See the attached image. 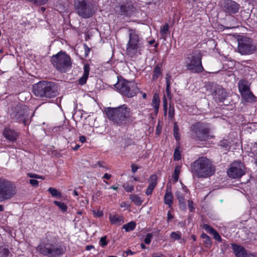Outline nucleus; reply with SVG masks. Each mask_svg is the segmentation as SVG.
Segmentation results:
<instances>
[{
	"label": "nucleus",
	"instance_id": "6e6552de",
	"mask_svg": "<svg viewBox=\"0 0 257 257\" xmlns=\"http://www.w3.org/2000/svg\"><path fill=\"white\" fill-rule=\"evenodd\" d=\"M51 61L56 69L61 72L65 73L71 69L72 65L71 58L65 52H60L53 55Z\"/></svg>",
	"mask_w": 257,
	"mask_h": 257
},
{
	"label": "nucleus",
	"instance_id": "5fc2aeb1",
	"mask_svg": "<svg viewBox=\"0 0 257 257\" xmlns=\"http://www.w3.org/2000/svg\"><path fill=\"white\" fill-rule=\"evenodd\" d=\"M171 78V76L170 75H169V74H167L166 78V84H171V81H170Z\"/></svg>",
	"mask_w": 257,
	"mask_h": 257
},
{
	"label": "nucleus",
	"instance_id": "e2e57ef3",
	"mask_svg": "<svg viewBox=\"0 0 257 257\" xmlns=\"http://www.w3.org/2000/svg\"><path fill=\"white\" fill-rule=\"evenodd\" d=\"M94 247V246L92 245H87L86 246V249L88 250H90L91 248H93Z\"/></svg>",
	"mask_w": 257,
	"mask_h": 257
},
{
	"label": "nucleus",
	"instance_id": "4468645a",
	"mask_svg": "<svg viewBox=\"0 0 257 257\" xmlns=\"http://www.w3.org/2000/svg\"><path fill=\"white\" fill-rule=\"evenodd\" d=\"M40 252L44 255L55 256H59L64 253L63 248L60 246H56L53 244H46L41 247Z\"/></svg>",
	"mask_w": 257,
	"mask_h": 257
},
{
	"label": "nucleus",
	"instance_id": "338daca9",
	"mask_svg": "<svg viewBox=\"0 0 257 257\" xmlns=\"http://www.w3.org/2000/svg\"><path fill=\"white\" fill-rule=\"evenodd\" d=\"M103 162H98V165L99 167H103Z\"/></svg>",
	"mask_w": 257,
	"mask_h": 257
},
{
	"label": "nucleus",
	"instance_id": "c9c22d12",
	"mask_svg": "<svg viewBox=\"0 0 257 257\" xmlns=\"http://www.w3.org/2000/svg\"><path fill=\"white\" fill-rule=\"evenodd\" d=\"M10 251L7 248H2L0 251V257H9Z\"/></svg>",
	"mask_w": 257,
	"mask_h": 257
},
{
	"label": "nucleus",
	"instance_id": "58836bf2",
	"mask_svg": "<svg viewBox=\"0 0 257 257\" xmlns=\"http://www.w3.org/2000/svg\"><path fill=\"white\" fill-rule=\"evenodd\" d=\"M169 25L166 23L161 29L160 33L162 35H166L169 31Z\"/></svg>",
	"mask_w": 257,
	"mask_h": 257
},
{
	"label": "nucleus",
	"instance_id": "393cba45",
	"mask_svg": "<svg viewBox=\"0 0 257 257\" xmlns=\"http://www.w3.org/2000/svg\"><path fill=\"white\" fill-rule=\"evenodd\" d=\"M109 218L111 223L113 224L120 225L124 222L123 217L119 215L110 214Z\"/></svg>",
	"mask_w": 257,
	"mask_h": 257
},
{
	"label": "nucleus",
	"instance_id": "2f4dec72",
	"mask_svg": "<svg viewBox=\"0 0 257 257\" xmlns=\"http://www.w3.org/2000/svg\"><path fill=\"white\" fill-rule=\"evenodd\" d=\"M173 135L174 137L175 138L176 140L177 141H178L180 140V135H179V128L177 125V122H175L174 123V126H173Z\"/></svg>",
	"mask_w": 257,
	"mask_h": 257
},
{
	"label": "nucleus",
	"instance_id": "423d86ee",
	"mask_svg": "<svg viewBox=\"0 0 257 257\" xmlns=\"http://www.w3.org/2000/svg\"><path fill=\"white\" fill-rule=\"evenodd\" d=\"M190 131L192 137L196 140L205 141L213 138L210 135V128L208 123L202 122H197L193 123Z\"/></svg>",
	"mask_w": 257,
	"mask_h": 257
},
{
	"label": "nucleus",
	"instance_id": "bf43d9fd",
	"mask_svg": "<svg viewBox=\"0 0 257 257\" xmlns=\"http://www.w3.org/2000/svg\"><path fill=\"white\" fill-rule=\"evenodd\" d=\"M111 175L110 174H108L107 173H105L103 177H102L103 179H109L111 178Z\"/></svg>",
	"mask_w": 257,
	"mask_h": 257
},
{
	"label": "nucleus",
	"instance_id": "49530a36",
	"mask_svg": "<svg viewBox=\"0 0 257 257\" xmlns=\"http://www.w3.org/2000/svg\"><path fill=\"white\" fill-rule=\"evenodd\" d=\"M212 234L213 235L214 238L216 240L219 241H221V236H220V235L218 234V233L216 230H215Z\"/></svg>",
	"mask_w": 257,
	"mask_h": 257
},
{
	"label": "nucleus",
	"instance_id": "aec40b11",
	"mask_svg": "<svg viewBox=\"0 0 257 257\" xmlns=\"http://www.w3.org/2000/svg\"><path fill=\"white\" fill-rule=\"evenodd\" d=\"M234 253L236 257H244L246 255L245 249L241 246L231 243Z\"/></svg>",
	"mask_w": 257,
	"mask_h": 257
},
{
	"label": "nucleus",
	"instance_id": "cd10ccee",
	"mask_svg": "<svg viewBox=\"0 0 257 257\" xmlns=\"http://www.w3.org/2000/svg\"><path fill=\"white\" fill-rule=\"evenodd\" d=\"M154 74L152 77V79L155 80L157 79L162 74V69L159 64L155 66L154 70Z\"/></svg>",
	"mask_w": 257,
	"mask_h": 257
},
{
	"label": "nucleus",
	"instance_id": "ddd939ff",
	"mask_svg": "<svg viewBox=\"0 0 257 257\" xmlns=\"http://www.w3.org/2000/svg\"><path fill=\"white\" fill-rule=\"evenodd\" d=\"M255 48L252 44L251 39L244 38L238 41V51L242 55H248L251 54Z\"/></svg>",
	"mask_w": 257,
	"mask_h": 257
},
{
	"label": "nucleus",
	"instance_id": "412c9836",
	"mask_svg": "<svg viewBox=\"0 0 257 257\" xmlns=\"http://www.w3.org/2000/svg\"><path fill=\"white\" fill-rule=\"evenodd\" d=\"M83 74L79 79L78 82L80 85H84L86 83L89 74L90 68L88 64H86L83 67Z\"/></svg>",
	"mask_w": 257,
	"mask_h": 257
},
{
	"label": "nucleus",
	"instance_id": "ea45409f",
	"mask_svg": "<svg viewBox=\"0 0 257 257\" xmlns=\"http://www.w3.org/2000/svg\"><path fill=\"white\" fill-rule=\"evenodd\" d=\"M153 234L152 233H148L144 239V242L147 244H150L151 240L153 238Z\"/></svg>",
	"mask_w": 257,
	"mask_h": 257
},
{
	"label": "nucleus",
	"instance_id": "3c124183",
	"mask_svg": "<svg viewBox=\"0 0 257 257\" xmlns=\"http://www.w3.org/2000/svg\"><path fill=\"white\" fill-rule=\"evenodd\" d=\"M30 183L34 187H38L39 185V182L35 179L30 180Z\"/></svg>",
	"mask_w": 257,
	"mask_h": 257
},
{
	"label": "nucleus",
	"instance_id": "2eb2a0df",
	"mask_svg": "<svg viewBox=\"0 0 257 257\" xmlns=\"http://www.w3.org/2000/svg\"><path fill=\"white\" fill-rule=\"evenodd\" d=\"M134 9L132 3L127 2L115 7V12L117 15L123 17H130L134 12Z\"/></svg>",
	"mask_w": 257,
	"mask_h": 257
},
{
	"label": "nucleus",
	"instance_id": "052dcab7",
	"mask_svg": "<svg viewBox=\"0 0 257 257\" xmlns=\"http://www.w3.org/2000/svg\"><path fill=\"white\" fill-rule=\"evenodd\" d=\"M79 141L81 143H84V142H86V138L84 136H80L79 137Z\"/></svg>",
	"mask_w": 257,
	"mask_h": 257
},
{
	"label": "nucleus",
	"instance_id": "f8f14e48",
	"mask_svg": "<svg viewBox=\"0 0 257 257\" xmlns=\"http://www.w3.org/2000/svg\"><path fill=\"white\" fill-rule=\"evenodd\" d=\"M245 174V166L240 161H234L233 162L227 170L228 176L233 179L240 178Z\"/></svg>",
	"mask_w": 257,
	"mask_h": 257
},
{
	"label": "nucleus",
	"instance_id": "6ab92c4d",
	"mask_svg": "<svg viewBox=\"0 0 257 257\" xmlns=\"http://www.w3.org/2000/svg\"><path fill=\"white\" fill-rule=\"evenodd\" d=\"M157 177L156 175H152L150 176L149 181L150 182L149 185L146 191V194L147 195H150L152 194L154 189L157 185Z\"/></svg>",
	"mask_w": 257,
	"mask_h": 257
},
{
	"label": "nucleus",
	"instance_id": "39448f33",
	"mask_svg": "<svg viewBox=\"0 0 257 257\" xmlns=\"http://www.w3.org/2000/svg\"><path fill=\"white\" fill-rule=\"evenodd\" d=\"M202 54L200 50H195L189 55L186 59V67L193 73H200L204 71L202 65Z\"/></svg>",
	"mask_w": 257,
	"mask_h": 257
},
{
	"label": "nucleus",
	"instance_id": "473e14b6",
	"mask_svg": "<svg viewBox=\"0 0 257 257\" xmlns=\"http://www.w3.org/2000/svg\"><path fill=\"white\" fill-rule=\"evenodd\" d=\"M48 191L50 193V194L53 197L59 198L61 197V193L57 189L54 188L50 187L48 189Z\"/></svg>",
	"mask_w": 257,
	"mask_h": 257
},
{
	"label": "nucleus",
	"instance_id": "09e8293b",
	"mask_svg": "<svg viewBox=\"0 0 257 257\" xmlns=\"http://www.w3.org/2000/svg\"><path fill=\"white\" fill-rule=\"evenodd\" d=\"M188 208L190 210V212H193L194 211V208L193 207V202L192 201L188 200Z\"/></svg>",
	"mask_w": 257,
	"mask_h": 257
},
{
	"label": "nucleus",
	"instance_id": "1a4fd4ad",
	"mask_svg": "<svg viewBox=\"0 0 257 257\" xmlns=\"http://www.w3.org/2000/svg\"><path fill=\"white\" fill-rule=\"evenodd\" d=\"M129 41L126 45V54L131 57L141 54V44L138 34L135 30L130 29Z\"/></svg>",
	"mask_w": 257,
	"mask_h": 257
},
{
	"label": "nucleus",
	"instance_id": "79ce46f5",
	"mask_svg": "<svg viewBox=\"0 0 257 257\" xmlns=\"http://www.w3.org/2000/svg\"><path fill=\"white\" fill-rule=\"evenodd\" d=\"M123 187L124 190L127 192H131L134 190V186L130 185L128 184H124Z\"/></svg>",
	"mask_w": 257,
	"mask_h": 257
},
{
	"label": "nucleus",
	"instance_id": "4c0bfd02",
	"mask_svg": "<svg viewBox=\"0 0 257 257\" xmlns=\"http://www.w3.org/2000/svg\"><path fill=\"white\" fill-rule=\"evenodd\" d=\"M175 115V109L173 106H172L171 104L170 105L169 111H168V115L170 117V119H172Z\"/></svg>",
	"mask_w": 257,
	"mask_h": 257
},
{
	"label": "nucleus",
	"instance_id": "b1692460",
	"mask_svg": "<svg viewBox=\"0 0 257 257\" xmlns=\"http://www.w3.org/2000/svg\"><path fill=\"white\" fill-rule=\"evenodd\" d=\"M175 195L178 200L180 208L182 210L186 209V202L183 192L178 190L175 193Z\"/></svg>",
	"mask_w": 257,
	"mask_h": 257
},
{
	"label": "nucleus",
	"instance_id": "a19ab883",
	"mask_svg": "<svg viewBox=\"0 0 257 257\" xmlns=\"http://www.w3.org/2000/svg\"><path fill=\"white\" fill-rule=\"evenodd\" d=\"M203 244L206 247H210L211 246L212 242L209 236L204 239Z\"/></svg>",
	"mask_w": 257,
	"mask_h": 257
},
{
	"label": "nucleus",
	"instance_id": "a211bd4d",
	"mask_svg": "<svg viewBox=\"0 0 257 257\" xmlns=\"http://www.w3.org/2000/svg\"><path fill=\"white\" fill-rule=\"evenodd\" d=\"M3 135L8 141L12 142H15L19 136L18 132L10 128H6L4 130Z\"/></svg>",
	"mask_w": 257,
	"mask_h": 257
},
{
	"label": "nucleus",
	"instance_id": "0e129e2a",
	"mask_svg": "<svg viewBox=\"0 0 257 257\" xmlns=\"http://www.w3.org/2000/svg\"><path fill=\"white\" fill-rule=\"evenodd\" d=\"M109 188L110 189H112L114 190H117V189H118V187L114 186H111Z\"/></svg>",
	"mask_w": 257,
	"mask_h": 257
},
{
	"label": "nucleus",
	"instance_id": "13d9d810",
	"mask_svg": "<svg viewBox=\"0 0 257 257\" xmlns=\"http://www.w3.org/2000/svg\"><path fill=\"white\" fill-rule=\"evenodd\" d=\"M170 86H171V84H166V92L168 94H169V93H170Z\"/></svg>",
	"mask_w": 257,
	"mask_h": 257
},
{
	"label": "nucleus",
	"instance_id": "7c9ffc66",
	"mask_svg": "<svg viewBox=\"0 0 257 257\" xmlns=\"http://www.w3.org/2000/svg\"><path fill=\"white\" fill-rule=\"evenodd\" d=\"M181 167L178 165L175 167L174 173L173 174V178L175 182H177L179 179V175L181 171Z\"/></svg>",
	"mask_w": 257,
	"mask_h": 257
},
{
	"label": "nucleus",
	"instance_id": "680f3d73",
	"mask_svg": "<svg viewBox=\"0 0 257 257\" xmlns=\"http://www.w3.org/2000/svg\"><path fill=\"white\" fill-rule=\"evenodd\" d=\"M208 236V235H207L206 234L204 233H202L201 235V238H202L204 239H205L206 238H207V237Z\"/></svg>",
	"mask_w": 257,
	"mask_h": 257
},
{
	"label": "nucleus",
	"instance_id": "f257e3e1",
	"mask_svg": "<svg viewBox=\"0 0 257 257\" xmlns=\"http://www.w3.org/2000/svg\"><path fill=\"white\" fill-rule=\"evenodd\" d=\"M190 170L193 178H207L214 174L215 167L209 159L201 157L191 164Z\"/></svg>",
	"mask_w": 257,
	"mask_h": 257
},
{
	"label": "nucleus",
	"instance_id": "5701e85b",
	"mask_svg": "<svg viewBox=\"0 0 257 257\" xmlns=\"http://www.w3.org/2000/svg\"><path fill=\"white\" fill-rule=\"evenodd\" d=\"M243 100L245 102L253 103L256 101V97L250 90L240 94Z\"/></svg>",
	"mask_w": 257,
	"mask_h": 257
},
{
	"label": "nucleus",
	"instance_id": "69168bd1",
	"mask_svg": "<svg viewBox=\"0 0 257 257\" xmlns=\"http://www.w3.org/2000/svg\"><path fill=\"white\" fill-rule=\"evenodd\" d=\"M141 248H142V249H144L146 248V245H145V244H144V243H142L141 244Z\"/></svg>",
	"mask_w": 257,
	"mask_h": 257
},
{
	"label": "nucleus",
	"instance_id": "603ef678",
	"mask_svg": "<svg viewBox=\"0 0 257 257\" xmlns=\"http://www.w3.org/2000/svg\"><path fill=\"white\" fill-rule=\"evenodd\" d=\"M83 47L85 51V57H87L88 55L89 52L90 51V49L86 44H84Z\"/></svg>",
	"mask_w": 257,
	"mask_h": 257
},
{
	"label": "nucleus",
	"instance_id": "dca6fc26",
	"mask_svg": "<svg viewBox=\"0 0 257 257\" xmlns=\"http://www.w3.org/2000/svg\"><path fill=\"white\" fill-rule=\"evenodd\" d=\"M223 11L229 15L235 14L239 11L240 6L232 0H225L222 5Z\"/></svg>",
	"mask_w": 257,
	"mask_h": 257
},
{
	"label": "nucleus",
	"instance_id": "6e6d98bb",
	"mask_svg": "<svg viewBox=\"0 0 257 257\" xmlns=\"http://www.w3.org/2000/svg\"><path fill=\"white\" fill-rule=\"evenodd\" d=\"M124 253L126 254V256H127V255H129V254H130V255H133V254H134L135 253V252L132 251L131 250H130V249H128V250H127L125 251L124 252Z\"/></svg>",
	"mask_w": 257,
	"mask_h": 257
},
{
	"label": "nucleus",
	"instance_id": "e433bc0d",
	"mask_svg": "<svg viewBox=\"0 0 257 257\" xmlns=\"http://www.w3.org/2000/svg\"><path fill=\"white\" fill-rule=\"evenodd\" d=\"M203 228L210 234H212L213 232L215 230L211 226L207 224H204L203 225Z\"/></svg>",
	"mask_w": 257,
	"mask_h": 257
},
{
	"label": "nucleus",
	"instance_id": "72a5a7b5",
	"mask_svg": "<svg viewBox=\"0 0 257 257\" xmlns=\"http://www.w3.org/2000/svg\"><path fill=\"white\" fill-rule=\"evenodd\" d=\"M54 203L63 212H65L67 209V205L64 203L58 201H54Z\"/></svg>",
	"mask_w": 257,
	"mask_h": 257
},
{
	"label": "nucleus",
	"instance_id": "f03ea898",
	"mask_svg": "<svg viewBox=\"0 0 257 257\" xmlns=\"http://www.w3.org/2000/svg\"><path fill=\"white\" fill-rule=\"evenodd\" d=\"M107 118L118 126H125L130 121L132 113L126 104L116 107H108L105 110Z\"/></svg>",
	"mask_w": 257,
	"mask_h": 257
},
{
	"label": "nucleus",
	"instance_id": "f704fd0d",
	"mask_svg": "<svg viewBox=\"0 0 257 257\" xmlns=\"http://www.w3.org/2000/svg\"><path fill=\"white\" fill-rule=\"evenodd\" d=\"M181 159V154L179 151V148L177 147L175 149L174 154V159L176 161H179Z\"/></svg>",
	"mask_w": 257,
	"mask_h": 257
},
{
	"label": "nucleus",
	"instance_id": "bb28decb",
	"mask_svg": "<svg viewBox=\"0 0 257 257\" xmlns=\"http://www.w3.org/2000/svg\"><path fill=\"white\" fill-rule=\"evenodd\" d=\"M173 196L170 191H167L164 196V202L171 207L173 204Z\"/></svg>",
	"mask_w": 257,
	"mask_h": 257
},
{
	"label": "nucleus",
	"instance_id": "9b49d317",
	"mask_svg": "<svg viewBox=\"0 0 257 257\" xmlns=\"http://www.w3.org/2000/svg\"><path fill=\"white\" fill-rule=\"evenodd\" d=\"M11 117L16 121L27 124L29 119V108L22 104L13 106L10 112Z\"/></svg>",
	"mask_w": 257,
	"mask_h": 257
},
{
	"label": "nucleus",
	"instance_id": "a878e982",
	"mask_svg": "<svg viewBox=\"0 0 257 257\" xmlns=\"http://www.w3.org/2000/svg\"><path fill=\"white\" fill-rule=\"evenodd\" d=\"M160 100L159 94L156 93L153 95L152 102V106L155 109V113L156 114H157L158 112L160 106Z\"/></svg>",
	"mask_w": 257,
	"mask_h": 257
},
{
	"label": "nucleus",
	"instance_id": "7ed1b4c3",
	"mask_svg": "<svg viewBox=\"0 0 257 257\" xmlns=\"http://www.w3.org/2000/svg\"><path fill=\"white\" fill-rule=\"evenodd\" d=\"M33 92L36 96L41 98H53L58 93L56 84L46 81H40L33 85Z\"/></svg>",
	"mask_w": 257,
	"mask_h": 257
},
{
	"label": "nucleus",
	"instance_id": "20e7f679",
	"mask_svg": "<svg viewBox=\"0 0 257 257\" xmlns=\"http://www.w3.org/2000/svg\"><path fill=\"white\" fill-rule=\"evenodd\" d=\"M76 13L83 19H89L95 14L94 5L91 0H73Z\"/></svg>",
	"mask_w": 257,
	"mask_h": 257
},
{
	"label": "nucleus",
	"instance_id": "4d7b16f0",
	"mask_svg": "<svg viewBox=\"0 0 257 257\" xmlns=\"http://www.w3.org/2000/svg\"><path fill=\"white\" fill-rule=\"evenodd\" d=\"M173 218V216L171 214L170 211H168L167 213V221H169Z\"/></svg>",
	"mask_w": 257,
	"mask_h": 257
},
{
	"label": "nucleus",
	"instance_id": "0eeeda50",
	"mask_svg": "<svg viewBox=\"0 0 257 257\" xmlns=\"http://www.w3.org/2000/svg\"><path fill=\"white\" fill-rule=\"evenodd\" d=\"M114 87L121 94L128 98L136 96L139 92V88L135 82L124 79H118Z\"/></svg>",
	"mask_w": 257,
	"mask_h": 257
},
{
	"label": "nucleus",
	"instance_id": "c85d7f7f",
	"mask_svg": "<svg viewBox=\"0 0 257 257\" xmlns=\"http://www.w3.org/2000/svg\"><path fill=\"white\" fill-rule=\"evenodd\" d=\"M130 199L137 206L141 205L143 202L141 198L137 194L130 195Z\"/></svg>",
	"mask_w": 257,
	"mask_h": 257
},
{
	"label": "nucleus",
	"instance_id": "8fccbe9b",
	"mask_svg": "<svg viewBox=\"0 0 257 257\" xmlns=\"http://www.w3.org/2000/svg\"><path fill=\"white\" fill-rule=\"evenodd\" d=\"M93 214L96 217H101L103 214L102 211L98 210L93 211Z\"/></svg>",
	"mask_w": 257,
	"mask_h": 257
},
{
	"label": "nucleus",
	"instance_id": "864d4df0",
	"mask_svg": "<svg viewBox=\"0 0 257 257\" xmlns=\"http://www.w3.org/2000/svg\"><path fill=\"white\" fill-rule=\"evenodd\" d=\"M131 168H132V171L133 173H136L138 169V166H136L135 164H132L131 165Z\"/></svg>",
	"mask_w": 257,
	"mask_h": 257
},
{
	"label": "nucleus",
	"instance_id": "f3484780",
	"mask_svg": "<svg viewBox=\"0 0 257 257\" xmlns=\"http://www.w3.org/2000/svg\"><path fill=\"white\" fill-rule=\"evenodd\" d=\"M212 95L213 99L217 102H223L228 96L226 90L220 85L214 86Z\"/></svg>",
	"mask_w": 257,
	"mask_h": 257
},
{
	"label": "nucleus",
	"instance_id": "de8ad7c7",
	"mask_svg": "<svg viewBox=\"0 0 257 257\" xmlns=\"http://www.w3.org/2000/svg\"><path fill=\"white\" fill-rule=\"evenodd\" d=\"M28 175L30 178H36V179H44V177H43L42 176H39V175H37V174H32V173H28Z\"/></svg>",
	"mask_w": 257,
	"mask_h": 257
},
{
	"label": "nucleus",
	"instance_id": "a18cd8bd",
	"mask_svg": "<svg viewBox=\"0 0 257 257\" xmlns=\"http://www.w3.org/2000/svg\"><path fill=\"white\" fill-rule=\"evenodd\" d=\"M163 107L164 110V114L166 115L167 110V100L165 96L164 97L163 100Z\"/></svg>",
	"mask_w": 257,
	"mask_h": 257
},
{
	"label": "nucleus",
	"instance_id": "c756f323",
	"mask_svg": "<svg viewBox=\"0 0 257 257\" xmlns=\"http://www.w3.org/2000/svg\"><path fill=\"white\" fill-rule=\"evenodd\" d=\"M136 224L135 222L131 221L127 224H124L122 226L123 229L126 231H130L133 230L136 227Z\"/></svg>",
	"mask_w": 257,
	"mask_h": 257
},
{
	"label": "nucleus",
	"instance_id": "774afa93",
	"mask_svg": "<svg viewBox=\"0 0 257 257\" xmlns=\"http://www.w3.org/2000/svg\"><path fill=\"white\" fill-rule=\"evenodd\" d=\"M46 11V9L44 7H41L40 9V11L42 12H44Z\"/></svg>",
	"mask_w": 257,
	"mask_h": 257
},
{
	"label": "nucleus",
	"instance_id": "37998d69",
	"mask_svg": "<svg viewBox=\"0 0 257 257\" xmlns=\"http://www.w3.org/2000/svg\"><path fill=\"white\" fill-rule=\"evenodd\" d=\"M170 236L174 240H179L181 238L180 234L176 232H172Z\"/></svg>",
	"mask_w": 257,
	"mask_h": 257
},
{
	"label": "nucleus",
	"instance_id": "9d476101",
	"mask_svg": "<svg viewBox=\"0 0 257 257\" xmlns=\"http://www.w3.org/2000/svg\"><path fill=\"white\" fill-rule=\"evenodd\" d=\"M16 193V187L11 182L0 179V202L11 199Z\"/></svg>",
	"mask_w": 257,
	"mask_h": 257
},
{
	"label": "nucleus",
	"instance_id": "c03bdc74",
	"mask_svg": "<svg viewBox=\"0 0 257 257\" xmlns=\"http://www.w3.org/2000/svg\"><path fill=\"white\" fill-rule=\"evenodd\" d=\"M106 236H103L100 238V241H99V244L101 246L104 247L107 245V242L106 241Z\"/></svg>",
	"mask_w": 257,
	"mask_h": 257
},
{
	"label": "nucleus",
	"instance_id": "4be33fe9",
	"mask_svg": "<svg viewBox=\"0 0 257 257\" xmlns=\"http://www.w3.org/2000/svg\"><path fill=\"white\" fill-rule=\"evenodd\" d=\"M238 87L240 94L250 90L249 82L244 79H241L238 82Z\"/></svg>",
	"mask_w": 257,
	"mask_h": 257
}]
</instances>
